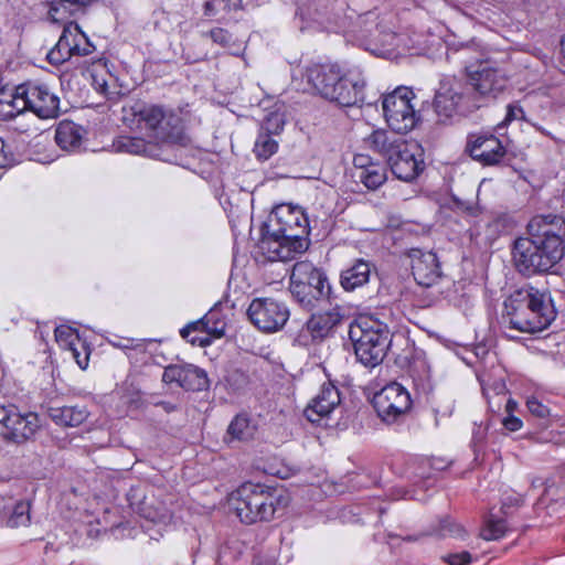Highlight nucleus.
Listing matches in <instances>:
<instances>
[{
	"label": "nucleus",
	"instance_id": "f257e3e1",
	"mask_svg": "<svg viewBox=\"0 0 565 565\" xmlns=\"http://www.w3.org/2000/svg\"><path fill=\"white\" fill-rule=\"evenodd\" d=\"M468 71V83L455 78H444L436 90L434 106L440 120L455 115H469L494 102L507 88L508 78L497 67L481 63L478 68Z\"/></svg>",
	"mask_w": 565,
	"mask_h": 565
},
{
	"label": "nucleus",
	"instance_id": "f03ea898",
	"mask_svg": "<svg viewBox=\"0 0 565 565\" xmlns=\"http://www.w3.org/2000/svg\"><path fill=\"white\" fill-rule=\"evenodd\" d=\"M512 255L519 273H547L565 255V220L553 214L534 216L527 236L514 241Z\"/></svg>",
	"mask_w": 565,
	"mask_h": 565
},
{
	"label": "nucleus",
	"instance_id": "7ed1b4c3",
	"mask_svg": "<svg viewBox=\"0 0 565 565\" xmlns=\"http://www.w3.org/2000/svg\"><path fill=\"white\" fill-rule=\"evenodd\" d=\"M236 515L245 524L270 521L288 499L281 491L260 483L245 482L233 494Z\"/></svg>",
	"mask_w": 565,
	"mask_h": 565
},
{
	"label": "nucleus",
	"instance_id": "20e7f679",
	"mask_svg": "<svg viewBox=\"0 0 565 565\" xmlns=\"http://www.w3.org/2000/svg\"><path fill=\"white\" fill-rule=\"evenodd\" d=\"M305 77L322 97L342 107L363 104V84L352 82L341 74L334 64H310L306 67Z\"/></svg>",
	"mask_w": 565,
	"mask_h": 565
},
{
	"label": "nucleus",
	"instance_id": "39448f33",
	"mask_svg": "<svg viewBox=\"0 0 565 565\" xmlns=\"http://www.w3.org/2000/svg\"><path fill=\"white\" fill-rule=\"evenodd\" d=\"M138 127L145 130L162 149L185 145L181 117L160 105L137 103L131 107Z\"/></svg>",
	"mask_w": 565,
	"mask_h": 565
},
{
	"label": "nucleus",
	"instance_id": "423d86ee",
	"mask_svg": "<svg viewBox=\"0 0 565 565\" xmlns=\"http://www.w3.org/2000/svg\"><path fill=\"white\" fill-rule=\"evenodd\" d=\"M349 338L358 362L367 369L379 366L391 345L388 327L370 317L353 321L349 328Z\"/></svg>",
	"mask_w": 565,
	"mask_h": 565
},
{
	"label": "nucleus",
	"instance_id": "0eeeda50",
	"mask_svg": "<svg viewBox=\"0 0 565 565\" xmlns=\"http://www.w3.org/2000/svg\"><path fill=\"white\" fill-rule=\"evenodd\" d=\"M289 290L295 301L307 311L323 308L331 295L327 275L307 260L292 266Z\"/></svg>",
	"mask_w": 565,
	"mask_h": 565
},
{
	"label": "nucleus",
	"instance_id": "6e6552de",
	"mask_svg": "<svg viewBox=\"0 0 565 565\" xmlns=\"http://www.w3.org/2000/svg\"><path fill=\"white\" fill-rule=\"evenodd\" d=\"M271 233L291 242L294 249L305 253L308 249L309 222L305 212L298 206L282 204L277 206L266 223Z\"/></svg>",
	"mask_w": 565,
	"mask_h": 565
},
{
	"label": "nucleus",
	"instance_id": "1a4fd4ad",
	"mask_svg": "<svg viewBox=\"0 0 565 565\" xmlns=\"http://www.w3.org/2000/svg\"><path fill=\"white\" fill-rule=\"evenodd\" d=\"M535 305L544 308L543 302H536L535 294H532V286L515 290L503 303L502 327L505 330L533 333L532 321H535L537 316L533 315L531 306L535 307Z\"/></svg>",
	"mask_w": 565,
	"mask_h": 565
},
{
	"label": "nucleus",
	"instance_id": "9d476101",
	"mask_svg": "<svg viewBox=\"0 0 565 565\" xmlns=\"http://www.w3.org/2000/svg\"><path fill=\"white\" fill-rule=\"evenodd\" d=\"M413 98V90L404 86L397 87L394 92L383 96V114L393 131L406 134L415 127L418 117L412 104Z\"/></svg>",
	"mask_w": 565,
	"mask_h": 565
},
{
	"label": "nucleus",
	"instance_id": "9b49d317",
	"mask_svg": "<svg viewBox=\"0 0 565 565\" xmlns=\"http://www.w3.org/2000/svg\"><path fill=\"white\" fill-rule=\"evenodd\" d=\"M372 404L383 422L393 424L409 412L412 398L402 384L392 382L374 394Z\"/></svg>",
	"mask_w": 565,
	"mask_h": 565
},
{
	"label": "nucleus",
	"instance_id": "f8f14e48",
	"mask_svg": "<svg viewBox=\"0 0 565 565\" xmlns=\"http://www.w3.org/2000/svg\"><path fill=\"white\" fill-rule=\"evenodd\" d=\"M39 427L35 413L22 414L15 405H0V434L4 439L22 444L32 438Z\"/></svg>",
	"mask_w": 565,
	"mask_h": 565
},
{
	"label": "nucleus",
	"instance_id": "ddd939ff",
	"mask_svg": "<svg viewBox=\"0 0 565 565\" xmlns=\"http://www.w3.org/2000/svg\"><path fill=\"white\" fill-rule=\"evenodd\" d=\"M250 322L263 332H276L280 330L289 319L288 307L273 298H256L247 309Z\"/></svg>",
	"mask_w": 565,
	"mask_h": 565
},
{
	"label": "nucleus",
	"instance_id": "4468645a",
	"mask_svg": "<svg viewBox=\"0 0 565 565\" xmlns=\"http://www.w3.org/2000/svg\"><path fill=\"white\" fill-rule=\"evenodd\" d=\"M226 322L218 310H210L203 318L188 323L180 330L183 339L192 345L206 348L212 339H220L225 334Z\"/></svg>",
	"mask_w": 565,
	"mask_h": 565
},
{
	"label": "nucleus",
	"instance_id": "2eb2a0df",
	"mask_svg": "<svg viewBox=\"0 0 565 565\" xmlns=\"http://www.w3.org/2000/svg\"><path fill=\"white\" fill-rule=\"evenodd\" d=\"M20 95L26 99L28 110L40 118H55L61 114L60 97L52 89L40 83L20 84Z\"/></svg>",
	"mask_w": 565,
	"mask_h": 565
},
{
	"label": "nucleus",
	"instance_id": "dca6fc26",
	"mask_svg": "<svg viewBox=\"0 0 565 565\" xmlns=\"http://www.w3.org/2000/svg\"><path fill=\"white\" fill-rule=\"evenodd\" d=\"M343 315L339 307L323 312L312 313L296 338L300 345L308 347L328 338L341 323Z\"/></svg>",
	"mask_w": 565,
	"mask_h": 565
},
{
	"label": "nucleus",
	"instance_id": "f3484780",
	"mask_svg": "<svg viewBox=\"0 0 565 565\" xmlns=\"http://www.w3.org/2000/svg\"><path fill=\"white\" fill-rule=\"evenodd\" d=\"M418 146L409 145L406 141L399 143L395 152L388 157L387 163L392 173L399 180L411 182L424 170V160L418 153Z\"/></svg>",
	"mask_w": 565,
	"mask_h": 565
},
{
	"label": "nucleus",
	"instance_id": "a211bd4d",
	"mask_svg": "<svg viewBox=\"0 0 565 565\" xmlns=\"http://www.w3.org/2000/svg\"><path fill=\"white\" fill-rule=\"evenodd\" d=\"M466 150L473 160L483 166H497L507 154L502 141L492 134L470 135Z\"/></svg>",
	"mask_w": 565,
	"mask_h": 565
},
{
	"label": "nucleus",
	"instance_id": "6ab92c4d",
	"mask_svg": "<svg viewBox=\"0 0 565 565\" xmlns=\"http://www.w3.org/2000/svg\"><path fill=\"white\" fill-rule=\"evenodd\" d=\"M412 275L417 285L428 288L441 277V268L437 255L431 250L411 248L407 253Z\"/></svg>",
	"mask_w": 565,
	"mask_h": 565
},
{
	"label": "nucleus",
	"instance_id": "aec40b11",
	"mask_svg": "<svg viewBox=\"0 0 565 565\" xmlns=\"http://www.w3.org/2000/svg\"><path fill=\"white\" fill-rule=\"evenodd\" d=\"M162 381L192 392H200L209 386L205 371L193 364L168 365L163 371Z\"/></svg>",
	"mask_w": 565,
	"mask_h": 565
},
{
	"label": "nucleus",
	"instance_id": "412c9836",
	"mask_svg": "<svg viewBox=\"0 0 565 565\" xmlns=\"http://www.w3.org/2000/svg\"><path fill=\"white\" fill-rule=\"evenodd\" d=\"M340 403L341 396L339 388L332 382H326L305 409V415L309 422L319 423L339 407Z\"/></svg>",
	"mask_w": 565,
	"mask_h": 565
},
{
	"label": "nucleus",
	"instance_id": "4be33fe9",
	"mask_svg": "<svg viewBox=\"0 0 565 565\" xmlns=\"http://www.w3.org/2000/svg\"><path fill=\"white\" fill-rule=\"evenodd\" d=\"M258 246L263 255L270 262L290 260L299 254L297 249H294L290 241L280 237V235L273 234L271 227L266 223L262 228V238Z\"/></svg>",
	"mask_w": 565,
	"mask_h": 565
},
{
	"label": "nucleus",
	"instance_id": "5701e85b",
	"mask_svg": "<svg viewBox=\"0 0 565 565\" xmlns=\"http://www.w3.org/2000/svg\"><path fill=\"white\" fill-rule=\"evenodd\" d=\"M113 148L114 151L118 153L140 154L163 161L169 160L164 156V149H162V146L156 142L146 141L140 137L119 136L114 140Z\"/></svg>",
	"mask_w": 565,
	"mask_h": 565
},
{
	"label": "nucleus",
	"instance_id": "b1692460",
	"mask_svg": "<svg viewBox=\"0 0 565 565\" xmlns=\"http://www.w3.org/2000/svg\"><path fill=\"white\" fill-rule=\"evenodd\" d=\"M375 266L366 259L356 258L341 271L340 284L345 291H353L370 281Z\"/></svg>",
	"mask_w": 565,
	"mask_h": 565
},
{
	"label": "nucleus",
	"instance_id": "393cba45",
	"mask_svg": "<svg viewBox=\"0 0 565 565\" xmlns=\"http://www.w3.org/2000/svg\"><path fill=\"white\" fill-rule=\"evenodd\" d=\"M47 416L62 427H78L89 416V412L85 405H51L47 408Z\"/></svg>",
	"mask_w": 565,
	"mask_h": 565
},
{
	"label": "nucleus",
	"instance_id": "a878e982",
	"mask_svg": "<svg viewBox=\"0 0 565 565\" xmlns=\"http://www.w3.org/2000/svg\"><path fill=\"white\" fill-rule=\"evenodd\" d=\"M532 294H535L536 302H543L544 308H547L545 310L541 306H531L533 315L537 316L535 321H532L533 333H537L547 329L552 324L557 316V311L550 291L532 287Z\"/></svg>",
	"mask_w": 565,
	"mask_h": 565
},
{
	"label": "nucleus",
	"instance_id": "bb28decb",
	"mask_svg": "<svg viewBox=\"0 0 565 565\" xmlns=\"http://www.w3.org/2000/svg\"><path fill=\"white\" fill-rule=\"evenodd\" d=\"M56 342L65 350L71 351L73 358L82 370H85L88 365L89 353L86 351L85 344L82 343V347L85 349L84 356L81 355V352L77 350V344L81 343V338L78 332L67 326H60L54 331Z\"/></svg>",
	"mask_w": 565,
	"mask_h": 565
},
{
	"label": "nucleus",
	"instance_id": "cd10ccee",
	"mask_svg": "<svg viewBox=\"0 0 565 565\" xmlns=\"http://www.w3.org/2000/svg\"><path fill=\"white\" fill-rule=\"evenodd\" d=\"M84 134L82 126L71 120H63L56 127L55 141L62 149L75 151L79 149Z\"/></svg>",
	"mask_w": 565,
	"mask_h": 565
},
{
	"label": "nucleus",
	"instance_id": "c85d7f7f",
	"mask_svg": "<svg viewBox=\"0 0 565 565\" xmlns=\"http://www.w3.org/2000/svg\"><path fill=\"white\" fill-rule=\"evenodd\" d=\"M408 372L417 394L428 396L434 390L428 362L424 358H415L409 364Z\"/></svg>",
	"mask_w": 565,
	"mask_h": 565
},
{
	"label": "nucleus",
	"instance_id": "c756f323",
	"mask_svg": "<svg viewBox=\"0 0 565 565\" xmlns=\"http://www.w3.org/2000/svg\"><path fill=\"white\" fill-rule=\"evenodd\" d=\"M256 433V425L246 414L236 415L230 423L224 440L232 441H248L254 438Z\"/></svg>",
	"mask_w": 565,
	"mask_h": 565
},
{
	"label": "nucleus",
	"instance_id": "7c9ffc66",
	"mask_svg": "<svg viewBox=\"0 0 565 565\" xmlns=\"http://www.w3.org/2000/svg\"><path fill=\"white\" fill-rule=\"evenodd\" d=\"M20 85H18L10 95L0 93V117L2 119L10 120L28 110L26 99L23 98L22 94L20 95Z\"/></svg>",
	"mask_w": 565,
	"mask_h": 565
},
{
	"label": "nucleus",
	"instance_id": "2f4dec72",
	"mask_svg": "<svg viewBox=\"0 0 565 565\" xmlns=\"http://www.w3.org/2000/svg\"><path fill=\"white\" fill-rule=\"evenodd\" d=\"M365 141L370 149L380 153L386 160H388V157L395 152L399 143L404 142L402 139L390 137L386 131L380 129L374 130Z\"/></svg>",
	"mask_w": 565,
	"mask_h": 565
},
{
	"label": "nucleus",
	"instance_id": "473e14b6",
	"mask_svg": "<svg viewBox=\"0 0 565 565\" xmlns=\"http://www.w3.org/2000/svg\"><path fill=\"white\" fill-rule=\"evenodd\" d=\"M356 178L366 189L376 190L386 181V169L380 163L371 164V168L360 170Z\"/></svg>",
	"mask_w": 565,
	"mask_h": 565
},
{
	"label": "nucleus",
	"instance_id": "72a5a7b5",
	"mask_svg": "<svg viewBox=\"0 0 565 565\" xmlns=\"http://www.w3.org/2000/svg\"><path fill=\"white\" fill-rule=\"evenodd\" d=\"M279 143L275 137L266 132H259L254 143L253 152L260 161L268 160L278 151Z\"/></svg>",
	"mask_w": 565,
	"mask_h": 565
},
{
	"label": "nucleus",
	"instance_id": "f704fd0d",
	"mask_svg": "<svg viewBox=\"0 0 565 565\" xmlns=\"http://www.w3.org/2000/svg\"><path fill=\"white\" fill-rule=\"evenodd\" d=\"M30 502L20 500L15 502L8 518L7 524L10 527L26 526L31 522Z\"/></svg>",
	"mask_w": 565,
	"mask_h": 565
},
{
	"label": "nucleus",
	"instance_id": "c9c22d12",
	"mask_svg": "<svg viewBox=\"0 0 565 565\" xmlns=\"http://www.w3.org/2000/svg\"><path fill=\"white\" fill-rule=\"evenodd\" d=\"M508 532V525L504 519L490 515L482 531L483 539L499 540Z\"/></svg>",
	"mask_w": 565,
	"mask_h": 565
},
{
	"label": "nucleus",
	"instance_id": "e433bc0d",
	"mask_svg": "<svg viewBox=\"0 0 565 565\" xmlns=\"http://www.w3.org/2000/svg\"><path fill=\"white\" fill-rule=\"evenodd\" d=\"M285 126L284 115L278 111L269 113L260 125L259 132H266L271 137L278 136Z\"/></svg>",
	"mask_w": 565,
	"mask_h": 565
},
{
	"label": "nucleus",
	"instance_id": "4c0bfd02",
	"mask_svg": "<svg viewBox=\"0 0 565 565\" xmlns=\"http://www.w3.org/2000/svg\"><path fill=\"white\" fill-rule=\"evenodd\" d=\"M72 56H74V53L70 51V47L67 46V41L58 39L55 46L47 53L46 58L50 64L60 65L68 61Z\"/></svg>",
	"mask_w": 565,
	"mask_h": 565
},
{
	"label": "nucleus",
	"instance_id": "58836bf2",
	"mask_svg": "<svg viewBox=\"0 0 565 565\" xmlns=\"http://www.w3.org/2000/svg\"><path fill=\"white\" fill-rule=\"evenodd\" d=\"M465 533V530L462 526L458 523H456L450 518H445L440 520L438 529L436 530V534L440 537H461Z\"/></svg>",
	"mask_w": 565,
	"mask_h": 565
},
{
	"label": "nucleus",
	"instance_id": "ea45409f",
	"mask_svg": "<svg viewBox=\"0 0 565 565\" xmlns=\"http://www.w3.org/2000/svg\"><path fill=\"white\" fill-rule=\"evenodd\" d=\"M90 1L92 0H55L50 4L47 11L49 19L53 22L61 21L65 15V10H61V7H63L64 3L86 6Z\"/></svg>",
	"mask_w": 565,
	"mask_h": 565
},
{
	"label": "nucleus",
	"instance_id": "a19ab883",
	"mask_svg": "<svg viewBox=\"0 0 565 565\" xmlns=\"http://www.w3.org/2000/svg\"><path fill=\"white\" fill-rule=\"evenodd\" d=\"M81 28L78 24L70 22L67 25L63 28L62 34L60 36V40H66L67 46L70 47V51L74 53V44H76L77 38L81 33Z\"/></svg>",
	"mask_w": 565,
	"mask_h": 565
},
{
	"label": "nucleus",
	"instance_id": "79ce46f5",
	"mask_svg": "<svg viewBox=\"0 0 565 565\" xmlns=\"http://www.w3.org/2000/svg\"><path fill=\"white\" fill-rule=\"evenodd\" d=\"M514 120H523L530 122V119L526 118L525 111L519 103H512L507 106V114L502 124L508 125Z\"/></svg>",
	"mask_w": 565,
	"mask_h": 565
},
{
	"label": "nucleus",
	"instance_id": "37998d69",
	"mask_svg": "<svg viewBox=\"0 0 565 565\" xmlns=\"http://www.w3.org/2000/svg\"><path fill=\"white\" fill-rule=\"evenodd\" d=\"M526 407L529 412L537 418H547L551 414L550 408L534 396L527 398Z\"/></svg>",
	"mask_w": 565,
	"mask_h": 565
},
{
	"label": "nucleus",
	"instance_id": "c03bdc74",
	"mask_svg": "<svg viewBox=\"0 0 565 565\" xmlns=\"http://www.w3.org/2000/svg\"><path fill=\"white\" fill-rule=\"evenodd\" d=\"M94 45L83 31H81L76 44H74V56H87L94 51Z\"/></svg>",
	"mask_w": 565,
	"mask_h": 565
},
{
	"label": "nucleus",
	"instance_id": "a18cd8bd",
	"mask_svg": "<svg viewBox=\"0 0 565 565\" xmlns=\"http://www.w3.org/2000/svg\"><path fill=\"white\" fill-rule=\"evenodd\" d=\"M207 35L214 43L220 44L223 47H227L232 43V35L222 28L212 29Z\"/></svg>",
	"mask_w": 565,
	"mask_h": 565
},
{
	"label": "nucleus",
	"instance_id": "49530a36",
	"mask_svg": "<svg viewBox=\"0 0 565 565\" xmlns=\"http://www.w3.org/2000/svg\"><path fill=\"white\" fill-rule=\"evenodd\" d=\"M524 502L523 497L520 493H505L502 498V507L501 510L504 515L509 514V509L514 507H520Z\"/></svg>",
	"mask_w": 565,
	"mask_h": 565
},
{
	"label": "nucleus",
	"instance_id": "de8ad7c7",
	"mask_svg": "<svg viewBox=\"0 0 565 565\" xmlns=\"http://www.w3.org/2000/svg\"><path fill=\"white\" fill-rule=\"evenodd\" d=\"M454 202H455L456 209L458 211L465 213L468 216L477 217L481 212L480 207L472 202H466V201H461L459 199H455Z\"/></svg>",
	"mask_w": 565,
	"mask_h": 565
},
{
	"label": "nucleus",
	"instance_id": "09e8293b",
	"mask_svg": "<svg viewBox=\"0 0 565 565\" xmlns=\"http://www.w3.org/2000/svg\"><path fill=\"white\" fill-rule=\"evenodd\" d=\"M449 565H466L471 562V554L467 551L460 553H450L443 557Z\"/></svg>",
	"mask_w": 565,
	"mask_h": 565
},
{
	"label": "nucleus",
	"instance_id": "8fccbe9b",
	"mask_svg": "<svg viewBox=\"0 0 565 565\" xmlns=\"http://www.w3.org/2000/svg\"><path fill=\"white\" fill-rule=\"evenodd\" d=\"M371 164H376V162H374L369 154H364V153L355 154L353 158V166H354V170H355L354 177L356 178V173H359L360 170H366V169L371 168Z\"/></svg>",
	"mask_w": 565,
	"mask_h": 565
},
{
	"label": "nucleus",
	"instance_id": "3c124183",
	"mask_svg": "<svg viewBox=\"0 0 565 565\" xmlns=\"http://www.w3.org/2000/svg\"><path fill=\"white\" fill-rule=\"evenodd\" d=\"M143 508H142V514L146 519H149L150 521L152 522H162L164 521L167 518H168V512L166 509H157L156 511L151 512H147V502H143Z\"/></svg>",
	"mask_w": 565,
	"mask_h": 565
},
{
	"label": "nucleus",
	"instance_id": "603ef678",
	"mask_svg": "<svg viewBox=\"0 0 565 565\" xmlns=\"http://www.w3.org/2000/svg\"><path fill=\"white\" fill-rule=\"evenodd\" d=\"M502 425L509 431H516L522 427V420L513 414H508L502 419Z\"/></svg>",
	"mask_w": 565,
	"mask_h": 565
},
{
	"label": "nucleus",
	"instance_id": "864d4df0",
	"mask_svg": "<svg viewBox=\"0 0 565 565\" xmlns=\"http://www.w3.org/2000/svg\"><path fill=\"white\" fill-rule=\"evenodd\" d=\"M4 147V141L0 138V168L9 166L11 162V158L6 152Z\"/></svg>",
	"mask_w": 565,
	"mask_h": 565
},
{
	"label": "nucleus",
	"instance_id": "5fc2aeb1",
	"mask_svg": "<svg viewBox=\"0 0 565 565\" xmlns=\"http://www.w3.org/2000/svg\"><path fill=\"white\" fill-rule=\"evenodd\" d=\"M392 495H393V498L395 500H398V499H413L414 498L413 495H409V491L404 490L402 488L395 489Z\"/></svg>",
	"mask_w": 565,
	"mask_h": 565
},
{
	"label": "nucleus",
	"instance_id": "6e6d98bb",
	"mask_svg": "<svg viewBox=\"0 0 565 565\" xmlns=\"http://www.w3.org/2000/svg\"><path fill=\"white\" fill-rule=\"evenodd\" d=\"M156 405L161 407L166 413H172V412L177 411V405H174L170 402L161 401V402L157 403Z\"/></svg>",
	"mask_w": 565,
	"mask_h": 565
},
{
	"label": "nucleus",
	"instance_id": "4d7b16f0",
	"mask_svg": "<svg viewBox=\"0 0 565 565\" xmlns=\"http://www.w3.org/2000/svg\"><path fill=\"white\" fill-rule=\"evenodd\" d=\"M215 13V7L213 1H206L204 3V15L211 17Z\"/></svg>",
	"mask_w": 565,
	"mask_h": 565
},
{
	"label": "nucleus",
	"instance_id": "13d9d810",
	"mask_svg": "<svg viewBox=\"0 0 565 565\" xmlns=\"http://www.w3.org/2000/svg\"><path fill=\"white\" fill-rule=\"evenodd\" d=\"M515 408H516V403L513 399L509 398L505 404L507 413L512 414Z\"/></svg>",
	"mask_w": 565,
	"mask_h": 565
},
{
	"label": "nucleus",
	"instance_id": "bf43d9fd",
	"mask_svg": "<svg viewBox=\"0 0 565 565\" xmlns=\"http://www.w3.org/2000/svg\"><path fill=\"white\" fill-rule=\"evenodd\" d=\"M532 127H534L537 131H540L541 134L545 135V136H548L551 137V134L548 131H546L542 126H540L539 124L536 122H533L530 120L529 122Z\"/></svg>",
	"mask_w": 565,
	"mask_h": 565
},
{
	"label": "nucleus",
	"instance_id": "052dcab7",
	"mask_svg": "<svg viewBox=\"0 0 565 565\" xmlns=\"http://www.w3.org/2000/svg\"><path fill=\"white\" fill-rule=\"evenodd\" d=\"M94 81H95L96 85L99 87L100 92L105 93L106 88H107L106 82L105 81L98 82L96 78Z\"/></svg>",
	"mask_w": 565,
	"mask_h": 565
},
{
	"label": "nucleus",
	"instance_id": "680f3d73",
	"mask_svg": "<svg viewBox=\"0 0 565 565\" xmlns=\"http://www.w3.org/2000/svg\"><path fill=\"white\" fill-rule=\"evenodd\" d=\"M542 484H543V481L541 479H534V480H532V483H531V486L533 488H537V487H540Z\"/></svg>",
	"mask_w": 565,
	"mask_h": 565
},
{
	"label": "nucleus",
	"instance_id": "e2e57ef3",
	"mask_svg": "<svg viewBox=\"0 0 565 565\" xmlns=\"http://www.w3.org/2000/svg\"><path fill=\"white\" fill-rule=\"evenodd\" d=\"M503 390H504V384H500V385H498V386H497V391H498L497 395H498L501 399L504 397V396H500V395H501V393L503 392Z\"/></svg>",
	"mask_w": 565,
	"mask_h": 565
},
{
	"label": "nucleus",
	"instance_id": "0e129e2a",
	"mask_svg": "<svg viewBox=\"0 0 565 565\" xmlns=\"http://www.w3.org/2000/svg\"><path fill=\"white\" fill-rule=\"evenodd\" d=\"M295 15H296V18L299 15L300 19L303 20L302 13H300L299 10L296 11Z\"/></svg>",
	"mask_w": 565,
	"mask_h": 565
}]
</instances>
